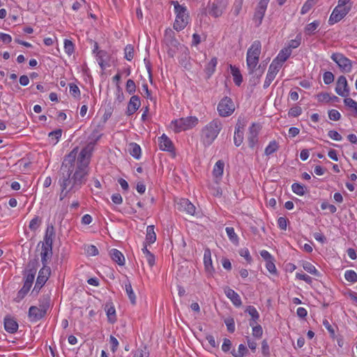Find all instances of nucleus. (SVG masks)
<instances>
[{
	"label": "nucleus",
	"mask_w": 357,
	"mask_h": 357,
	"mask_svg": "<svg viewBox=\"0 0 357 357\" xmlns=\"http://www.w3.org/2000/svg\"><path fill=\"white\" fill-rule=\"evenodd\" d=\"M51 273V269L48 266H43L39 271L38 275L35 284V289H40L44 286Z\"/></svg>",
	"instance_id": "4468645a"
},
{
	"label": "nucleus",
	"mask_w": 357,
	"mask_h": 357,
	"mask_svg": "<svg viewBox=\"0 0 357 357\" xmlns=\"http://www.w3.org/2000/svg\"><path fill=\"white\" fill-rule=\"evenodd\" d=\"M125 59L132 61L134 58V47L132 45H127L124 49Z\"/></svg>",
	"instance_id": "8fccbe9b"
},
{
	"label": "nucleus",
	"mask_w": 357,
	"mask_h": 357,
	"mask_svg": "<svg viewBox=\"0 0 357 357\" xmlns=\"http://www.w3.org/2000/svg\"><path fill=\"white\" fill-rule=\"evenodd\" d=\"M50 307V297H44L40 301L39 307L31 306L29 309V318L31 321H38L43 318Z\"/></svg>",
	"instance_id": "39448f33"
},
{
	"label": "nucleus",
	"mask_w": 357,
	"mask_h": 357,
	"mask_svg": "<svg viewBox=\"0 0 357 357\" xmlns=\"http://www.w3.org/2000/svg\"><path fill=\"white\" fill-rule=\"evenodd\" d=\"M70 93L75 98L80 96V91L79 87L73 83L69 84Z\"/></svg>",
	"instance_id": "4d7b16f0"
},
{
	"label": "nucleus",
	"mask_w": 357,
	"mask_h": 357,
	"mask_svg": "<svg viewBox=\"0 0 357 357\" xmlns=\"http://www.w3.org/2000/svg\"><path fill=\"white\" fill-rule=\"evenodd\" d=\"M55 236V229L53 225H48L47 226L45 234L42 244L46 245H53V239Z\"/></svg>",
	"instance_id": "4be33fe9"
},
{
	"label": "nucleus",
	"mask_w": 357,
	"mask_h": 357,
	"mask_svg": "<svg viewBox=\"0 0 357 357\" xmlns=\"http://www.w3.org/2000/svg\"><path fill=\"white\" fill-rule=\"evenodd\" d=\"M261 51V44L259 40H255L248 48L246 55V64L250 75L256 71V67L259 63Z\"/></svg>",
	"instance_id": "20e7f679"
},
{
	"label": "nucleus",
	"mask_w": 357,
	"mask_h": 357,
	"mask_svg": "<svg viewBox=\"0 0 357 357\" xmlns=\"http://www.w3.org/2000/svg\"><path fill=\"white\" fill-rule=\"evenodd\" d=\"M252 335L257 338H260L263 334L262 327L260 325H256V324L253 325V326H252Z\"/></svg>",
	"instance_id": "052dcab7"
},
{
	"label": "nucleus",
	"mask_w": 357,
	"mask_h": 357,
	"mask_svg": "<svg viewBox=\"0 0 357 357\" xmlns=\"http://www.w3.org/2000/svg\"><path fill=\"white\" fill-rule=\"evenodd\" d=\"M314 3V0H307L301 8V14H306L308 11H310V10L312 8Z\"/></svg>",
	"instance_id": "3c124183"
},
{
	"label": "nucleus",
	"mask_w": 357,
	"mask_h": 357,
	"mask_svg": "<svg viewBox=\"0 0 357 357\" xmlns=\"http://www.w3.org/2000/svg\"><path fill=\"white\" fill-rule=\"evenodd\" d=\"M282 68L280 63H278L276 60H273L272 63L270 64L268 70V73L266 74V79L264 83V88L267 89L273 80L275 79L280 69Z\"/></svg>",
	"instance_id": "9b49d317"
},
{
	"label": "nucleus",
	"mask_w": 357,
	"mask_h": 357,
	"mask_svg": "<svg viewBox=\"0 0 357 357\" xmlns=\"http://www.w3.org/2000/svg\"><path fill=\"white\" fill-rule=\"evenodd\" d=\"M4 329L9 333L13 334L17 331L18 324L17 321L10 316H6L4 318Z\"/></svg>",
	"instance_id": "6ab92c4d"
},
{
	"label": "nucleus",
	"mask_w": 357,
	"mask_h": 357,
	"mask_svg": "<svg viewBox=\"0 0 357 357\" xmlns=\"http://www.w3.org/2000/svg\"><path fill=\"white\" fill-rule=\"evenodd\" d=\"M225 163L222 160L216 162L213 167V174L215 178H221L224 172Z\"/></svg>",
	"instance_id": "72a5a7b5"
},
{
	"label": "nucleus",
	"mask_w": 357,
	"mask_h": 357,
	"mask_svg": "<svg viewBox=\"0 0 357 357\" xmlns=\"http://www.w3.org/2000/svg\"><path fill=\"white\" fill-rule=\"evenodd\" d=\"M62 130L57 129L49 133V137L53 144H56L61 137Z\"/></svg>",
	"instance_id": "49530a36"
},
{
	"label": "nucleus",
	"mask_w": 357,
	"mask_h": 357,
	"mask_svg": "<svg viewBox=\"0 0 357 357\" xmlns=\"http://www.w3.org/2000/svg\"><path fill=\"white\" fill-rule=\"evenodd\" d=\"M42 225V218L38 215H35L29 222V229L33 231L36 232Z\"/></svg>",
	"instance_id": "f704fd0d"
},
{
	"label": "nucleus",
	"mask_w": 357,
	"mask_h": 357,
	"mask_svg": "<svg viewBox=\"0 0 357 357\" xmlns=\"http://www.w3.org/2000/svg\"><path fill=\"white\" fill-rule=\"evenodd\" d=\"M108 57L107 52L105 50H100L97 52L96 58L99 66L103 70L105 68L106 59Z\"/></svg>",
	"instance_id": "c9c22d12"
},
{
	"label": "nucleus",
	"mask_w": 357,
	"mask_h": 357,
	"mask_svg": "<svg viewBox=\"0 0 357 357\" xmlns=\"http://www.w3.org/2000/svg\"><path fill=\"white\" fill-rule=\"evenodd\" d=\"M176 15L174 23V29L178 31L184 29L190 22V15L187 7L184 4H180L177 1H172Z\"/></svg>",
	"instance_id": "7ed1b4c3"
},
{
	"label": "nucleus",
	"mask_w": 357,
	"mask_h": 357,
	"mask_svg": "<svg viewBox=\"0 0 357 357\" xmlns=\"http://www.w3.org/2000/svg\"><path fill=\"white\" fill-rule=\"evenodd\" d=\"M177 209L181 212H185L187 214L194 215L195 213V206L188 199H180L177 203Z\"/></svg>",
	"instance_id": "ddd939ff"
},
{
	"label": "nucleus",
	"mask_w": 357,
	"mask_h": 357,
	"mask_svg": "<svg viewBox=\"0 0 357 357\" xmlns=\"http://www.w3.org/2000/svg\"><path fill=\"white\" fill-rule=\"evenodd\" d=\"M292 191L300 196L303 195L305 193V187L298 183H294L291 185Z\"/></svg>",
	"instance_id": "c03bdc74"
},
{
	"label": "nucleus",
	"mask_w": 357,
	"mask_h": 357,
	"mask_svg": "<svg viewBox=\"0 0 357 357\" xmlns=\"http://www.w3.org/2000/svg\"><path fill=\"white\" fill-rule=\"evenodd\" d=\"M222 129V123L219 119H214L201 130L200 139L204 146H209L218 137Z\"/></svg>",
	"instance_id": "f03ea898"
},
{
	"label": "nucleus",
	"mask_w": 357,
	"mask_h": 357,
	"mask_svg": "<svg viewBox=\"0 0 357 357\" xmlns=\"http://www.w3.org/2000/svg\"><path fill=\"white\" fill-rule=\"evenodd\" d=\"M204 264L205 271L208 276H213L215 273V268L213 266L212 259H211V252L210 249L206 248L204 250Z\"/></svg>",
	"instance_id": "2eb2a0df"
},
{
	"label": "nucleus",
	"mask_w": 357,
	"mask_h": 357,
	"mask_svg": "<svg viewBox=\"0 0 357 357\" xmlns=\"http://www.w3.org/2000/svg\"><path fill=\"white\" fill-rule=\"evenodd\" d=\"M218 64V59L216 57H213L208 63L206 66L205 72L208 75L211 76L215 71V68Z\"/></svg>",
	"instance_id": "e433bc0d"
},
{
	"label": "nucleus",
	"mask_w": 357,
	"mask_h": 357,
	"mask_svg": "<svg viewBox=\"0 0 357 357\" xmlns=\"http://www.w3.org/2000/svg\"><path fill=\"white\" fill-rule=\"evenodd\" d=\"M225 231L231 241L234 243L238 241V236L235 233L234 229L233 227H226Z\"/></svg>",
	"instance_id": "603ef678"
},
{
	"label": "nucleus",
	"mask_w": 357,
	"mask_h": 357,
	"mask_svg": "<svg viewBox=\"0 0 357 357\" xmlns=\"http://www.w3.org/2000/svg\"><path fill=\"white\" fill-rule=\"evenodd\" d=\"M109 255L112 259L119 266L125 264V257L122 252L117 249L113 248L109 251Z\"/></svg>",
	"instance_id": "b1692460"
},
{
	"label": "nucleus",
	"mask_w": 357,
	"mask_h": 357,
	"mask_svg": "<svg viewBox=\"0 0 357 357\" xmlns=\"http://www.w3.org/2000/svg\"><path fill=\"white\" fill-rule=\"evenodd\" d=\"M156 241V234L154 231L153 225H149L146 228V243L149 245L153 243Z\"/></svg>",
	"instance_id": "2f4dec72"
},
{
	"label": "nucleus",
	"mask_w": 357,
	"mask_h": 357,
	"mask_svg": "<svg viewBox=\"0 0 357 357\" xmlns=\"http://www.w3.org/2000/svg\"><path fill=\"white\" fill-rule=\"evenodd\" d=\"M198 122L199 120L196 116H188L172 121L171 126L175 132H180L192 129L198 124Z\"/></svg>",
	"instance_id": "423d86ee"
},
{
	"label": "nucleus",
	"mask_w": 357,
	"mask_h": 357,
	"mask_svg": "<svg viewBox=\"0 0 357 357\" xmlns=\"http://www.w3.org/2000/svg\"><path fill=\"white\" fill-rule=\"evenodd\" d=\"M159 147L162 151L172 152L174 150L172 140L165 134L159 137Z\"/></svg>",
	"instance_id": "412c9836"
},
{
	"label": "nucleus",
	"mask_w": 357,
	"mask_h": 357,
	"mask_svg": "<svg viewBox=\"0 0 357 357\" xmlns=\"http://www.w3.org/2000/svg\"><path fill=\"white\" fill-rule=\"evenodd\" d=\"M91 151L87 146L77 155L78 148L76 147L64 157L58 180L60 201L71 197L86 183L89 174Z\"/></svg>",
	"instance_id": "f257e3e1"
},
{
	"label": "nucleus",
	"mask_w": 357,
	"mask_h": 357,
	"mask_svg": "<svg viewBox=\"0 0 357 357\" xmlns=\"http://www.w3.org/2000/svg\"><path fill=\"white\" fill-rule=\"evenodd\" d=\"M126 91L129 94H133L136 91V84L132 79H128L126 84Z\"/></svg>",
	"instance_id": "5fc2aeb1"
},
{
	"label": "nucleus",
	"mask_w": 357,
	"mask_h": 357,
	"mask_svg": "<svg viewBox=\"0 0 357 357\" xmlns=\"http://www.w3.org/2000/svg\"><path fill=\"white\" fill-rule=\"evenodd\" d=\"M239 255L243 257L248 263L250 264L252 257L248 248H242L239 250Z\"/></svg>",
	"instance_id": "bf43d9fd"
},
{
	"label": "nucleus",
	"mask_w": 357,
	"mask_h": 357,
	"mask_svg": "<svg viewBox=\"0 0 357 357\" xmlns=\"http://www.w3.org/2000/svg\"><path fill=\"white\" fill-rule=\"evenodd\" d=\"M321 208L322 210L328 209L331 213H335L337 211V208L335 205L331 204L326 202L321 203Z\"/></svg>",
	"instance_id": "0e129e2a"
},
{
	"label": "nucleus",
	"mask_w": 357,
	"mask_h": 357,
	"mask_svg": "<svg viewBox=\"0 0 357 357\" xmlns=\"http://www.w3.org/2000/svg\"><path fill=\"white\" fill-rule=\"evenodd\" d=\"M64 49L66 53H67L68 55H71L74 52V44L71 40L68 39H65Z\"/></svg>",
	"instance_id": "864d4df0"
},
{
	"label": "nucleus",
	"mask_w": 357,
	"mask_h": 357,
	"mask_svg": "<svg viewBox=\"0 0 357 357\" xmlns=\"http://www.w3.org/2000/svg\"><path fill=\"white\" fill-rule=\"evenodd\" d=\"M328 135L330 138L335 141H341L342 139L341 135L338 133V132H337L336 130L328 131Z\"/></svg>",
	"instance_id": "774afa93"
},
{
	"label": "nucleus",
	"mask_w": 357,
	"mask_h": 357,
	"mask_svg": "<svg viewBox=\"0 0 357 357\" xmlns=\"http://www.w3.org/2000/svg\"><path fill=\"white\" fill-rule=\"evenodd\" d=\"M208 13L210 15L214 17H218L223 13V8L220 6L213 3Z\"/></svg>",
	"instance_id": "a19ab883"
},
{
	"label": "nucleus",
	"mask_w": 357,
	"mask_h": 357,
	"mask_svg": "<svg viewBox=\"0 0 357 357\" xmlns=\"http://www.w3.org/2000/svg\"><path fill=\"white\" fill-rule=\"evenodd\" d=\"M320 25L319 20H314V22L307 24L304 29V32L307 36H312L314 34L316 30Z\"/></svg>",
	"instance_id": "473e14b6"
},
{
	"label": "nucleus",
	"mask_w": 357,
	"mask_h": 357,
	"mask_svg": "<svg viewBox=\"0 0 357 357\" xmlns=\"http://www.w3.org/2000/svg\"><path fill=\"white\" fill-rule=\"evenodd\" d=\"M231 73L233 76L234 82L236 85L240 86L243 82V77L238 68L234 66H230Z\"/></svg>",
	"instance_id": "7c9ffc66"
},
{
	"label": "nucleus",
	"mask_w": 357,
	"mask_h": 357,
	"mask_svg": "<svg viewBox=\"0 0 357 357\" xmlns=\"http://www.w3.org/2000/svg\"><path fill=\"white\" fill-rule=\"evenodd\" d=\"M106 314L109 323H114L116 321V310L114 306L111 304H107L105 305Z\"/></svg>",
	"instance_id": "c756f323"
},
{
	"label": "nucleus",
	"mask_w": 357,
	"mask_h": 357,
	"mask_svg": "<svg viewBox=\"0 0 357 357\" xmlns=\"http://www.w3.org/2000/svg\"><path fill=\"white\" fill-rule=\"evenodd\" d=\"M30 288L31 287H29V285L24 283L23 287L18 291L17 296L15 298V301L17 303L20 302L28 294V292L30 290Z\"/></svg>",
	"instance_id": "58836bf2"
},
{
	"label": "nucleus",
	"mask_w": 357,
	"mask_h": 357,
	"mask_svg": "<svg viewBox=\"0 0 357 357\" xmlns=\"http://www.w3.org/2000/svg\"><path fill=\"white\" fill-rule=\"evenodd\" d=\"M302 113V109L299 106L291 107L289 111V115L293 117L298 116Z\"/></svg>",
	"instance_id": "69168bd1"
},
{
	"label": "nucleus",
	"mask_w": 357,
	"mask_h": 357,
	"mask_svg": "<svg viewBox=\"0 0 357 357\" xmlns=\"http://www.w3.org/2000/svg\"><path fill=\"white\" fill-rule=\"evenodd\" d=\"M164 42L167 46V54L170 57H174L179 50L181 43L176 39L174 32L171 29H167L165 32Z\"/></svg>",
	"instance_id": "0eeeda50"
},
{
	"label": "nucleus",
	"mask_w": 357,
	"mask_h": 357,
	"mask_svg": "<svg viewBox=\"0 0 357 357\" xmlns=\"http://www.w3.org/2000/svg\"><path fill=\"white\" fill-rule=\"evenodd\" d=\"M86 253L89 256H96L98 255V248L93 245H89L86 249Z\"/></svg>",
	"instance_id": "338daca9"
},
{
	"label": "nucleus",
	"mask_w": 357,
	"mask_h": 357,
	"mask_svg": "<svg viewBox=\"0 0 357 357\" xmlns=\"http://www.w3.org/2000/svg\"><path fill=\"white\" fill-rule=\"evenodd\" d=\"M303 268L305 271H307V273H309L314 276H317V277L320 276V273L319 272V271L310 262L304 261L303 263Z\"/></svg>",
	"instance_id": "4c0bfd02"
},
{
	"label": "nucleus",
	"mask_w": 357,
	"mask_h": 357,
	"mask_svg": "<svg viewBox=\"0 0 357 357\" xmlns=\"http://www.w3.org/2000/svg\"><path fill=\"white\" fill-rule=\"evenodd\" d=\"M266 8H267L265 6H261L259 4L257 5L255 12V14H254V17H253V21L255 23V25L257 26H259L261 25L263 18L264 17Z\"/></svg>",
	"instance_id": "5701e85b"
},
{
	"label": "nucleus",
	"mask_w": 357,
	"mask_h": 357,
	"mask_svg": "<svg viewBox=\"0 0 357 357\" xmlns=\"http://www.w3.org/2000/svg\"><path fill=\"white\" fill-rule=\"evenodd\" d=\"M231 353L234 357H244L248 353V349H247L246 346L241 344H239L237 351L234 349Z\"/></svg>",
	"instance_id": "ea45409f"
},
{
	"label": "nucleus",
	"mask_w": 357,
	"mask_h": 357,
	"mask_svg": "<svg viewBox=\"0 0 357 357\" xmlns=\"http://www.w3.org/2000/svg\"><path fill=\"white\" fill-rule=\"evenodd\" d=\"M243 0H236L234 3L231 12L234 16H237L240 14L242 6H243Z\"/></svg>",
	"instance_id": "09e8293b"
},
{
	"label": "nucleus",
	"mask_w": 357,
	"mask_h": 357,
	"mask_svg": "<svg viewBox=\"0 0 357 357\" xmlns=\"http://www.w3.org/2000/svg\"><path fill=\"white\" fill-rule=\"evenodd\" d=\"M331 58L337 65L342 73H349L351 72L353 62L343 54L340 52L333 53Z\"/></svg>",
	"instance_id": "6e6552de"
},
{
	"label": "nucleus",
	"mask_w": 357,
	"mask_h": 357,
	"mask_svg": "<svg viewBox=\"0 0 357 357\" xmlns=\"http://www.w3.org/2000/svg\"><path fill=\"white\" fill-rule=\"evenodd\" d=\"M225 323L227 326V331L229 333H234L235 331V321L234 318L228 317L225 320Z\"/></svg>",
	"instance_id": "6e6d98bb"
},
{
	"label": "nucleus",
	"mask_w": 357,
	"mask_h": 357,
	"mask_svg": "<svg viewBox=\"0 0 357 357\" xmlns=\"http://www.w3.org/2000/svg\"><path fill=\"white\" fill-rule=\"evenodd\" d=\"M245 312H248L251 316L252 319L250 320V326H253V325L257 324L259 318V312L252 305L248 306Z\"/></svg>",
	"instance_id": "bb28decb"
},
{
	"label": "nucleus",
	"mask_w": 357,
	"mask_h": 357,
	"mask_svg": "<svg viewBox=\"0 0 357 357\" xmlns=\"http://www.w3.org/2000/svg\"><path fill=\"white\" fill-rule=\"evenodd\" d=\"M344 105L349 107L357 115V102L351 98L345 97L344 100Z\"/></svg>",
	"instance_id": "a18cd8bd"
},
{
	"label": "nucleus",
	"mask_w": 357,
	"mask_h": 357,
	"mask_svg": "<svg viewBox=\"0 0 357 357\" xmlns=\"http://www.w3.org/2000/svg\"><path fill=\"white\" fill-rule=\"evenodd\" d=\"M279 145L275 140L269 142L268 145L266 147L264 153L266 155H270L278 151Z\"/></svg>",
	"instance_id": "79ce46f5"
},
{
	"label": "nucleus",
	"mask_w": 357,
	"mask_h": 357,
	"mask_svg": "<svg viewBox=\"0 0 357 357\" xmlns=\"http://www.w3.org/2000/svg\"><path fill=\"white\" fill-rule=\"evenodd\" d=\"M224 292L226 296L231 301L234 305L240 307L242 305V301L240 296L232 289L226 287L224 289Z\"/></svg>",
	"instance_id": "f3484780"
},
{
	"label": "nucleus",
	"mask_w": 357,
	"mask_h": 357,
	"mask_svg": "<svg viewBox=\"0 0 357 357\" xmlns=\"http://www.w3.org/2000/svg\"><path fill=\"white\" fill-rule=\"evenodd\" d=\"M259 131V126L255 123H252V125L249 128L248 141L249 146L252 149H253L258 142Z\"/></svg>",
	"instance_id": "dca6fc26"
},
{
	"label": "nucleus",
	"mask_w": 357,
	"mask_h": 357,
	"mask_svg": "<svg viewBox=\"0 0 357 357\" xmlns=\"http://www.w3.org/2000/svg\"><path fill=\"white\" fill-rule=\"evenodd\" d=\"M344 278L347 281L354 283L357 282V273L353 270L346 271Z\"/></svg>",
	"instance_id": "de8ad7c7"
},
{
	"label": "nucleus",
	"mask_w": 357,
	"mask_h": 357,
	"mask_svg": "<svg viewBox=\"0 0 357 357\" xmlns=\"http://www.w3.org/2000/svg\"><path fill=\"white\" fill-rule=\"evenodd\" d=\"M302 36L301 33H298L296 35L295 39L291 40L289 43L287 48H289L291 50V49H296L298 47L300 46L301 43Z\"/></svg>",
	"instance_id": "37998d69"
},
{
	"label": "nucleus",
	"mask_w": 357,
	"mask_h": 357,
	"mask_svg": "<svg viewBox=\"0 0 357 357\" xmlns=\"http://www.w3.org/2000/svg\"><path fill=\"white\" fill-rule=\"evenodd\" d=\"M217 110L220 116L227 117L231 116L235 111V105L230 98L225 96L220 100L218 104Z\"/></svg>",
	"instance_id": "1a4fd4ad"
},
{
	"label": "nucleus",
	"mask_w": 357,
	"mask_h": 357,
	"mask_svg": "<svg viewBox=\"0 0 357 357\" xmlns=\"http://www.w3.org/2000/svg\"><path fill=\"white\" fill-rule=\"evenodd\" d=\"M324 82L330 84L334 81V75L329 71L325 72L323 75Z\"/></svg>",
	"instance_id": "680f3d73"
},
{
	"label": "nucleus",
	"mask_w": 357,
	"mask_h": 357,
	"mask_svg": "<svg viewBox=\"0 0 357 357\" xmlns=\"http://www.w3.org/2000/svg\"><path fill=\"white\" fill-rule=\"evenodd\" d=\"M52 245L42 244L40 257L44 266H47L48 261L52 258Z\"/></svg>",
	"instance_id": "aec40b11"
},
{
	"label": "nucleus",
	"mask_w": 357,
	"mask_h": 357,
	"mask_svg": "<svg viewBox=\"0 0 357 357\" xmlns=\"http://www.w3.org/2000/svg\"><path fill=\"white\" fill-rule=\"evenodd\" d=\"M126 279L124 281V289L126 290V292L128 296V298L130 301V303L132 305H135L136 303V296L134 293V291L132 287L131 282L128 280V277L126 276Z\"/></svg>",
	"instance_id": "393cba45"
},
{
	"label": "nucleus",
	"mask_w": 357,
	"mask_h": 357,
	"mask_svg": "<svg viewBox=\"0 0 357 357\" xmlns=\"http://www.w3.org/2000/svg\"><path fill=\"white\" fill-rule=\"evenodd\" d=\"M351 4L349 6H343L337 3V6L333 9L329 20V24L332 25L343 19L350 11Z\"/></svg>",
	"instance_id": "9d476101"
},
{
	"label": "nucleus",
	"mask_w": 357,
	"mask_h": 357,
	"mask_svg": "<svg viewBox=\"0 0 357 357\" xmlns=\"http://www.w3.org/2000/svg\"><path fill=\"white\" fill-rule=\"evenodd\" d=\"M296 278L298 280H303L306 283L310 284L312 282V278L308 275L303 273H297L296 274Z\"/></svg>",
	"instance_id": "13d9d810"
},
{
	"label": "nucleus",
	"mask_w": 357,
	"mask_h": 357,
	"mask_svg": "<svg viewBox=\"0 0 357 357\" xmlns=\"http://www.w3.org/2000/svg\"><path fill=\"white\" fill-rule=\"evenodd\" d=\"M328 117L332 121H338L341 118V114L337 110L333 109L328 111Z\"/></svg>",
	"instance_id": "e2e57ef3"
},
{
	"label": "nucleus",
	"mask_w": 357,
	"mask_h": 357,
	"mask_svg": "<svg viewBox=\"0 0 357 357\" xmlns=\"http://www.w3.org/2000/svg\"><path fill=\"white\" fill-rule=\"evenodd\" d=\"M291 50L289 48L284 47L282 49L275 59L273 60H276L281 66H282L283 63H284L291 56Z\"/></svg>",
	"instance_id": "a878e982"
},
{
	"label": "nucleus",
	"mask_w": 357,
	"mask_h": 357,
	"mask_svg": "<svg viewBox=\"0 0 357 357\" xmlns=\"http://www.w3.org/2000/svg\"><path fill=\"white\" fill-rule=\"evenodd\" d=\"M335 92L342 97H347L349 93V89L347 80L344 75L337 78L336 82Z\"/></svg>",
	"instance_id": "f8f14e48"
},
{
	"label": "nucleus",
	"mask_w": 357,
	"mask_h": 357,
	"mask_svg": "<svg viewBox=\"0 0 357 357\" xmlns=\"http://www.w3.org/2000/svg\"><path fill=\"white\" fill-rule=\"evenodd\" d=\"M243 142V128L237 124L235 128L234 142L236 146H239Z\"/></svg>",
	"instance_id": "cd10ccee"
},
{
	"label": "nucleus",
	"mask_w": 357,
	"mask_h": 357,
	"mask_svg": "<svg viewBox=\"0 0 357 357\" xmlns=\"http://www.w3.org/2000/svg\"><path fill=\"white\" fill-rule=\"evenodd\" d=\"M141 105L140 98L138 96H132L128 104L126 114L131 116L139 108Z\"/></svg>",
	"instance_id": "a211bd4d"
},
{
	"label": "nucleus",
	"mask_w": 357,
	"mask_h": 357,
	"mask_svg": "<svg viewBox=\"0 0 357 357\" xmlns=\"http://www.w3.org/2000/svg\"><path fill=\"white\" fill-rule=\"evenodd\" d=\"M128 151L130 154L135 159H139L141 157L142 150L139 144L135 142L129 144Z\"/></svg>",
	"instance_id": "c85d7f7f"
}]
</instances>
